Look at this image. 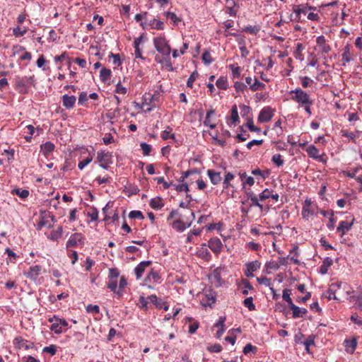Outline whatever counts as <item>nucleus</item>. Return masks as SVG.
Here are the masks:
<instances>
[{"label":"nucleus","mask_w":362,"mask_h":362,"mask_svg":"<svg viewBox=\"0 0 362 362\" xmlns=\"http://www.w3.org/2000/svg\"><path fill=\"white\" fill-rule=\"evenodd\" d=\"M165 16L169 18L175 25H177L181 21V18L173 12L168 11L165 13Z\"/></svg>","instance_id":"obj_45"},{"label":"nucleus","mask_w":362,"mask_h":362,"mask_svg":"<svg viewBox=\"0 0 362 362\" xmlns=\"http://www.w3.org/2000/svg\"><path fill=\"white\" fill-rule=\"evenodd\" d=\"M149 204L155 210L160 209L164 206L163 200L160 197L151 199Z\"/></svg>","instance_id":"obj_31"},{"label":"nucleus","mask_w":362,"mask_h":362,"mask_svg":"<svg viewBox=\"0 0 362 362\" xmlns=\"http://www.w3.org/2000/svg\"><path fill=\"white\" fill-rule=\"evenodd\" d=\"M266 88V85L262 82H260L257 78H254V82L251 86L249 87L250 90L252 92H255L259 90H264Z\"/></svg>","instance_id":"obj_35"},{"label":"nucleus","mask_w":362,"mask_h":362,"mask_svg":"<svg viewBox=\"0 0 362 362\" xmlns=\"http://www.w3.org/2000/svg\"><path fill=\"white\" fill-rule=\"evenodd\" d=\"M290 95L293 101L298 103L299 107H303L309 115H312L311 107L314 101L307 92L300 88H298L291 90Z\"/></svg>","instance_id":"obj_1"},{"label":"nucleus","mask_w":362,"mask_h":362,"mask_svg":"<svg viewBox=\"0 0 362 362\" xmlns=\"http://www.w3.org/2000/svg\"><path fill=\"white\" fill-rule=\"evenodd\" d=\"M153 46L156 50L163 57H169L171 53V47L169 41L163 33L159 34L153 39Z\"/></svg>","instance_id":"obj_2"},{"label":"nucleus","mask_w":362,"mask_h":362,"mask_svg":"<svg viewBox=\"0 0 362 362\" xmlns=\"http://www.w3.org/2000/svg\"><path fill=\"white\" fill-rule=\"evenodd\" d=\"M141 25L144 29L146 28L147 25H149L152 29H156L158 30H163L164 29L163 22L156 18L150 20L148 23L146 22H141Z\"/></svg>","instance_id":"obj_17"},{"label":"nucleus","mask_w":362,"mask_h":362,"mask_svg":"<svg viewBox=\"0 0 362 362\" xmlns=\"http://www.w3.org/2000/svg\"><path fill=\"white\" fill-rule=\"evenodd\" d=\"M221 269L216 268L213 272L209 275V279L211 284L215 286L216 287L221 286L223 281L221 278Z\"/></svg>","instance_id":"obj_12"},{"label":"nucleus","mask_w":362,"mask_h":362,"mask_svg":"<svg viewBox=\"0 0 362 362\" xmlns=\"http://www.w3.org/2000/svg\"><path fill=\"white\" fill-rule=\"evenodd\" d=\"M112 71L109 69L103 68L100 71V78L101 81L105 83L110 79Z\"/></svg>","instance_id":"obj_38"},{"label":"nucleus","mask_w":362,"mask_h":362,"mask_svg":"<svg viewBox=\"0 0 362 362\" xmlns=\"http://www.w3.org/2000/svg\"><path fill=\"white\" fill-rule=\"evenodd\" d=\"M195 218V215L193 211H190V216L187 218L185 222L180 220V218H177L174 221H173L170 225L171 226L176 230L177 232H182L186 228H189L192 221Z\"/></svg>","instance_id":"obj_7"},{"label":"nucleus","mask_w":362,"mask_h":362,"mask_svg":"<svg viewBox=\"0 0 362 362\" xmlns=\"http://www.w3.org/2000/svg\"><path fill=\"white\" fill-rule=\"evenodd\" d=\"M261 27L259 25H248L243 28V32L256 35L260 31Z\"/></svg>","instance_id":"obj_37"},{"label":"nucleus","mask_w":362,"mask_h":362,"mask_svg":"<svg viewBox=\"0 0 362 362\" xmlns=\"http://www.w3.org/2000/svg\"><path fill=\"white\" fill-rule=\"evenodd\" d=\"M234 88L238 93H243L247 90V86L244 83L240 81H235L234 83Z\"/></svg>","instance_id":"obj_50"},{"label":"nucleus","mask_w":362,"mask_h":362,"mask_svg":"<svg viewBox=\"0 0 362 362\" xmlns=\"http://www.w3.org/2000/svg\"><path fill=\"white\" fill-rule=\"evenodd\" d=\"M252 174L255 176H260L262 178L265 179L269 174V170L265 173L262 172L259 168H256L252 170Z\"/></svg>","instance_id":"obj_58"},{"label":"nucleus","mask_w":362,"mask_h":362,"mask_svg":"<svg viewBox=\"0 0 362 362\" xmlns=\"http://www.w3.org/2000/svg\"><path fill=\"white\" fill-rule=\"evenodd\" d=\"M156 99H158V97H156L155 95H151L150 94H148V95H144L143 96V102H142L141 107L145 108V112H150L156 107L155 105H151V103Z\"/></svg>","instance_id":"obj_13"},{"label":"nucleus","mask_w":362,"mask_h":362,"mask_svg":"<svg viewBox=\"0 0 362 362\" xmlns=\"http://www.w3.org/2000/svg\"><path fill=\"white\" fill-rule=\"evenodd\" d=\"M173 132V129L168 126L162 132L161 134V138L163 139V140H167L169 138H171V139H175V134L172 133Z\"/></svg>","instance_id":"obj_41"},{"label":"nucleus","mask_w":362,"mask_h":362,"mask_svg":"<svg viewBox=\"0 0 362 362\" xmlns=\"http://www.w3.org/2000/svg\"><path fill=\"white\" fill-rule=\"evenodd\" d=\"M209 247L216 255L219 254L223 248V244L218 238H211L209 241Z\"/></svg>","instance_id":"obj_18"},{"label":"nucleus","mask_w":362,"mask_h":362,"mask_svg":"<svg viewBox=\"0 0 362 362\" xmlns=\"http://www.w3.org/2000/svg\"><path fill=\"white\" fill-rule=\"evenodd\" d=\"M88 216L90 218L91 221H95L98 218V211L95 207H91L88 212Z\"/></svg>","instance_id":"obj_54"},{"label":"nucleus","mask_w":362,"mask_h":362,"mask_svg":"<svg viewBox=\"0 0 362 362\" xmlns=\"http://www.w3.org/2000/svg\"><path fill=\"white\" fill-rule=\"evenodd\" d=\"M305 151L309 157L323 163L327 162V159L324 158L325 154L323 153L320 155L319 150L316 148L315 146L310 145L306 148Z\"/></svg>","instance_id":"obj_10"},{"label":"nucleus","mask_w":362,"mask_h":362,"mask_svg":"<svg viewBox=\"0 0 362 362\" xmlns=\"http://www.w3.org/2000/svg\"><path fill=\"white\" fill-rule=\"evenodd\" d=\"M242 283L244 285V287L245 288V289H244L242 292L244 296H246L248 294V290L254 289L253 286L251 285V284L247 279H243Z\"/></svg>","instance_id":"obj_59"},{"label":"nucleus","mask_w":362,"mask_h":362,"mask_svg":"<svg viewBox=\"0 0 362 362\" xmlns=\"http://www.w3.org/2000/svg\"><path fill=\"white\" fill-rule=\"evenodd\" d=\"M207 175L213 185H218L221 181V177L220 173L215 172L213 170H208Z\"/></svg>","instance_id":"obj_27"},{"label":"nucleus","mask_w":362,"mask_h":362,"mask_svg":"<svg viewBox=\"0 0 362 362\" xmlns=\"http://www.w3.org/2000/svg\"><path fill=\"white\" fill-rule=\"evenodd\" d=\"M30 86H35V76L17 77L14 85L15 90L20 94H27L30 90Z\"/></svg>","instance_id":"obj_3"},{"label":"nucleus","mask_w":362,"mask_h":362,"mask_svg":"<svg viewBox=\"0 0 362 362\" xmlns=\"http://www.w3.org/2000/svg\"><path fill=\"white\" fill-rule=\"evenodd\" d=\"M76 98L74 95H64L62 96V104L66 109H71L74 107Z\"/></svg>","instance_id":"obj_22"},{"label":"nucleus","mask_w":362,"mask_h":362,"mask_svg":"<svg viewBox=\"0 0 362 362\" xmlns=\"http://www.w3.org/2000/svg\"><path fill=\"white\" fill-rule=\"evenodd\" d=\"M202 61L205 64H210L213 62V59L211 56V54L208 51H205L202 57Z\"/></svg>","instance_id":"obj_61"},{"label":"nucleus","mask_w":362,"mask_h":362,"mask_svg":"<svg viewBox=\"0 0 362 362\" xmlns=\"http://www.w3.org/2000/svg\"><path fill=\"white\" fill-rule=\"evenodd\" d=\"M148 299L158 308H162L160 300L158 298L156 295H151L148 297Z\"/></svg>","instance_id":"obj_55"},{"label":"nucleus","mask_w":362,"mask_h":362,"mask_svg":"<svg viewBox=\"0 0 362 362\" xmlns=\"http://www.w3.org/2000/svg\"><path fill=\"white\" fill-rule=\"evenodd\" d=\"M245 125L250 129V132H257V133L261 132V129L259 127H257L254 125L252 118H248L247 122Z\"/></svg>","instance_id":"obj_49"},{"label":"nucleus","mask_w":362,"mask_h":362,"mask_svg":"<svg viewBox=\"0 0 362 362\" xmlns=\"http://www.w3.org/2000/svg\"><path fill=\"white\" fill-rule=\"evenodd\" d=\"M291 289L286 288L283 291L282 298H283L284 300H285L288 303V307L291 306L292 304H294L291 298Z\"/></svg>","instance_id":"obj_40"},{"label":"nucleus","mask_w":362,"mask_h":362,"mask_svg":"<svg viewBox=\"0 0 362 362\" xmlns=\"http://www.w3.org/2000/svg\"><path fill=\"white\" fill-rule=\"evenodd\" d=\"M62 226H59L56 230H52L50 235L48 236V239L53 241H57L62 237Z\"/></svg>","instance_id":"obj_34"},{"label":"nucleus","mask_w":362,"mask_h":362,"mask_svg":"<svg viewBox=\"0 0 362 362\" xmlns=\"http://www.w3.org/2000/svg\"><path fill=\"white\" fill-rule=\"evenodd\" d=\"M119 276V272L117 268H111L109 269V279H115L116 280Z\"/></svg>","instance_id":"obj_64"},{"label":"nucleus","mask_w":362,"mask_h":362,"mask_svg":"<svg viewBox=\"0 0 362 362\" xmlns=\"http://www.w3.org/2000/svg\"><path fill=\"white\" fill-rule=\"evenodd\" d=\"M139 308L141 310H148V300L146 298H145L144 296H139Z\"/></svg>","instance_id":"obj_56"},{"label":"nucleus","mask_w":362,"mask_h":362,"mask_svg":"<svg viewBox=\"0 0 362 362\" xmlns=\"http://www.w3.org/2000/svg\"><path fill=\"white\" fill-rule=\"evenodd\" d=\"M230 119L232 124H233L234 126L237 125V124H238L240 122L238 107L235 105H234L231 108Z\"/></svg>","instance_id":"obj_33"},{"label":"nucleus","mask_w":362,"mask_h":362,"mask_svg":"<svg viewBox=\"0 0 362 362\" xmlns=\"http://www.w3.org/2000/svg\"><path fill=\"white\" fill-rule=\"evenodd\" d=\"M42 351L45 353H48L51 356H54L57 352V346L56 345L52 344L48 346H45L42 349Z\"/></svg>","instance_id":"obj_63"},{"label":"nucleus","mask_w":362,"mask_h":362,"mask_svg":"<svg viewBox=\"0 0 362 362\" xmlns=\"http://www.w3.org/2000/svg\"><path fill=\"white\" fill-rule=\"evenodd\" d=\"M83 237L81 233H76L72 234L66 242V247H74L78 245V243L83 242Z\"/></svg>","instance_id":"obj_16"},{"label":"nucleus","mask_w":362,"mask_h":362,"mask_svg":"<svg viewBox=\"0 0 362 362\" xmlns=\"http://www.w3.org/2000/svg\"><path fill=\"white\" fill-rule=\"evenodd\" d=\"M243 305L245 307H247L250 311L255 310V305L253 303L252 297H248L245 298L243 301Z\"/></svg>","instance_id":"obj_51"},{"label":"nucleus","mask_w":362,"mask_h":362,"mask_svg":"<svg viewBox=\"0 0 362 362\" xmlns=\"http://www.w3.org/2000/svg\"><path fill=\"white\" fill-rule=\"evenodd\" d=\"M129 217L130 218H137V219H139V220L144 219V216L143 214L141 213V211H130L129 214Z\"/></svg>","instance_id":"obj_60"},{"label":"nucleus","mask_w":362,"mask_h":362,"mask_svg":"<svg viewBox=\"0 0 362 362\" xmlns=\"http://www.w3.org/2000/svg\"><path fill=\"white\" fill-rule=\"evenodd\" d=\"M272 161L277 166L281 167L284 164V160L281 154L276 153L273 155L272 158Z\"/></svg>","instance_id":"obj_44"},{"label":"nucleus","mask_w":362,"mask_h":362,"mask_svg":"<svg viewBox=\"0 0 362 362\" xmlns=\"http://www.w3.org/2000/svg\"><path fill=\"white\" fill-rule=\"evenodd\" d=\"M48 321L52 323L49 328L50 330L57 334H59L68 329V322L65 319L59 317L57 315L49 317Z\"/></svg>","instance_id":"obj_4"},{"label":"nucleus","mask_w":362,"mask_h":362,"mask_svg":"<svg viewBox=\"0 0 362 362\" xmlns=\"http://www.w3.org/2000/svg\"><path fill=\"white\" fill-rule=\"evenodd\" d=\"M346 351L350 354L354 353L357 346V341L356 339H346L344 341Z\"/></svg>","instance_id":"obj_30"},{"label":"nucleus","mask_w":362,"mask_h":362,"mask_svg":"<svg viewBox=\"0 0 362 362\" xmlns=\"http://www.w3.org/2000/svg\"><path fill=\"white\" fill-rule=\"evenodd\" d=\"M342 62L343 65H345L346 63H349L351 58V54H350V49L349 46L346 45L344 48V53L342 54Z\"/></svg>","instance_id":"obj_43"},{"label":"nucleus","mask_w":362,"mask_h":362,"mask_svg":"<svg viewBox=\"0 0 362 362\" xmlns=\"http://www.w3.org/2000/svg\"><path fill=\"white\" fill-rule=\"evenodd\" d=\"M156 60L158 63L162 64L166 69L169 71H173L174 68L173 66L172 62L169 57H163V59H158V57H156Z\"/></svg>","instance_id":"obj_28"},{"label":"nucleus","mask_w":362,"mask_h":362,"mask_svg":"<svg viewBox=\"0 0 362 362\" xmlns=\"http://www.w3.org/2000/svg\"><path fill=\"white\" fill-rule=\"evenodd\" d=\"M261 263L258 260H255L245 264L246 269L244 271V274L247 278L254 276L253 272H257L260 269Z\"/></svg>","instance_id":"obj_11"},{"label":"nucleus","mask_w":362,"mask_h":362,"mask_svg":"<svg viewBox=\"0 0 362 362\" xmlns=\"http://www.w3.org/2000/svg\"><path fill=\"white\" fill-rule=\"evenodd\" d=\"M199 76V74L197 72V71H194L191 74V75L189 76V77L187 79V86L190 88H192L193 87V83L194 82V81L197 79V78Z\"/></svg>","instance_id":"obj_52"},{"label":"nucleus","mask_w":362,"mask_h":362,"mask_svg":"<svg viewBox=\"0 0 362 362\" xmlns=\"http://www.w3.org/2000/svg\"><path fill=\"white\" fill-rule=\"evenodd\" d=\"M151 261H143L140 262L134 269L136 279H139L144 274L146 269L151 264Z\"/></svg>","instance_id":"obj_19"},{"label":"nucleus","mask_w":362,"mask_h":362,"mask_svg":"<svg viewBox=\"0 0 362 362\" xmlns=\"http://www.w3.org/2000/svg\"><path fill=\"white\" fill-rule=\"evenodd\" d=\"M13 194H17L19 197L22 199H26L29 195V191L27 189H21L19 188L13 189L12 191Z\"/></svg>","instance_id":"obj_47"},{"label":"nucleus","mask_w":362,"mask_h":362,"mask_svg":"<svg viewBox=\"0 0 362 362\" xmlns=\"http://www.w3.org/2000/svg\"><path fill=\"white\" fill-rule=\"evenodd\" d=\"M353 225V221L349 222L347 221H342L339 223L337 230L341 233V235H344L347 231H349Z\"/></svg>","instance_id":"obj_25"},{"label":"nucleus","mask_w":362,"mask_h":362,"mask_svg":"<svg viewBox=\"0 0 362 362\" xmlns=\"http://www.w3.org/2000/svg\"><path fill=\"white\" fill-rule=\"evenodd\" d=\"M293 12L296 14V20L298 21L300 20V14L306 13V6L303 5L296 6L293 9Z\"/></svg>","instance_id":"obj_48"},{"label":"nucleus","mask_w":362,"mask_h":362,"mask_svg":"<svg viewBox=\"0 0 362 362\" xmlns=\"http://www.w3.org/2000/svg\"><path fill=\"white\" fill-rule=\"evenodd\" d=\"M333 260L330 257H326L322 265L320 267V272L321 274H326L328 272V269L332 265Z\"/></svg>","instance_id":"obj_29"},{"label":"nucleus","mask_w":362,"mask_h":362,"mask_svg":"<svg viewBox=\"0 0 362 362\" xmlns=\"http://www.w3.org/2000/svg\"><path fill=\"white\" fill-rule=\"evenodd\" d=\"M319 212V208L317 204H314L310 199H306L302 207V217L303 219L308 221L310 217L317 215Z\"/></svg>","instance_id":"obj_5"},{"label":"nucleus","mask_w":362,"mask_h":362,"mask_svg":"<svg viewBox=\"0 0 362 362\" xmlns=\"http://www.w3.org/2000/svg\"><path fill=\"white\" fill-rule=\"evenodd\" d=\"M42 267L40 265L31 266L28 271L25 273L27 278L33 280H36L38 276L40 274Z\"/></svg>","instance_id":"obj_21"},{"label":"nucleus","mask_w":362,"mask_h":362,"mask_svg":"<svg viewBox=\"0 0 362 362\" xmlns=\"http://www.w3.org/2000/svg\"><path fill=\"white\" fill-rule=\"evenodd\" d=\"M27 31L28 30L26 28H21L20 26H17L13 28V34L16 37L23 36L27 33Z\"/></svg>","instance_id":"obj_46"},{"label":"nucleus","mask_w":362,"mask_h":362,"mask_svg":"<svg viewBox=\"0 0 362 362\" xmlns=\"http://www.w3.org/2000/svg\"><path fill=\"white\" fill-rule=\"evenodd\" d=\"M160 276L158 272L152 269L148 274V276L146 278V281H147L148 280L151 281V279H153L154 282H157L160 279Z\"/></svg>","instance_id":"obj_42"},{"label":"nucleus","mask_w":362,"mask_h":362,"mask_svg":"<svg viewBox=\"0 0 362 362\" xmlns=\"http://www.w3.org/2000/svg\"><path fill=\"white\" fill-rule=\"evenodd\" d=\"M140 146L142 150L144 156H148L150 154V152L152 150V147L151 145L146 143H141L140 144Z\"/></svg>","instance_id":"obj_62"},{"label":"nucleus","mask_w":362,"mask_h":362,"mask_svg":"<svg viewBox=\"0 0 362 362\" xmlns=\"http://www.w3.org/2000/svg\"><path fill=\"white\" fill-rule=\"evenodd\" d=\"M200 301L203 306H211L216 301V295L211 291H206L200 295Z\"/></svg>","instance_id":"obj_9"},{"label":"nucleus","mask_w":362,"mask_h":362,"mask_svg":"<svg viewBox=\"0 0 362 362\" xmlns=\"http://www.w3.org/2000/svg\"><path fill=\"white\" fill-rule=\"evenodd\" d=\"M274 112L275 110L272 108L270 106L263 107L258 115V122L260 123H267L269 122L274 117Z\"/></svg>","instance_id":"obj_8"},{"label":"nucleus","mask_w":362,"mask_h":362,"mask_svg":"<svg viewBox=\"0 0 362 362\" xmlns=\"http://www.w3.org/2000/svg\"><path fill=\"white\" fill-rule=\"evenodd\" d=\"M216 85L219 89L226 90L228 87V82L226 77L221 76L217 79Z\"/></svg>","instance_id":"obj_39"},{"label":"nucleus","mask_w":362,"mask_h":362,"mask_svg":"<svg viewBox=\"0 0 362 362\" xmlns=\"http://www.w3.org/2000/svg\"><path fill=\"white\" fill-rule=\"evenodd\" d=\"M289 308L292 310L293 318L303 317V315H305L308 312L305 308H300L296 306L295 304H292Z\"/></svg>","instance_id":"obj_26"},{"label":"nucleus","mask_w":362,"mask_h":362,"mask_svg":"<svg viewBox=\"0 0 362 362\" xmlns=\"http://www.w3.org/2000/svg\"><path fill=\"white\" fill-rule=\"evenodd\" d=\"M317 45L320 48L322 54H327L331 50V47L327 43L324 35L318 36L316 39Z\"/></svg>","instance_id":"obj_20"},{"label":"nucleus","mask_w":362,"mask_h":362,"mask_svg":"<svg viewBox=\"0 0 362 362\" xmlns=\"http://www.w3.org/2000/svg\"><path fill=\"white\" fill-rule=\"evenodd\" d=\"M107 287L110 289L111 291L114 292L117 295V281L115 279H109L107 284Z\"/></svg>","instance_id":"obj_53"},{"label":"nucleus","mask_w":362,"mask_h":362,"mask_svg":"<svg viewBox=\"0 0 362 362\" xmlns=\"http://www.w3.org/2000/svg\"><path fill=\"white\" fill-rule=\"evenodd\" d=\"M239 9L240 6L235 0L228 1L224 7L225 13L233 17L237 16Z\"/></svg>","instance_id":"obj_14"},{"label":"nucleus","mask_w":362,"mask_h":362,"mask_svg":"<svg viewBox=\"0 0 362 362\" xmlns=\"http://www.w3.org/2000/svg\"><path fill=\"white\" fill-rule=\"evenodd\" d=\"M55 146L50 141H47L40 146L41 152L46 158H48L54 151Z\"/></svg>","instance_id":"obj_24"},{"label":"nucleus","mask_w":362,"mask_h":362,"mask_svg":"<svg viewBox=\"0 0 362 362\" xmlns=\"http://www.w3.org/2000/svg\"><path fill=\"white\" fill-rule=\"evenodd\" d=\"M96 160L100 167L103 169H107L109 165L112 163V154L109 151L103 150L98 151L97 152Z\"/></svg>","instance_id":"obj_6"},{"label":"nucleus","mask_w":362,"mask_h":362,"mask_svg":"<svg viewBox=\"0 0 362 362\" xmlns=\"http://www.w3.org/2000/svg\"><path fill=\"white\" fill-rule=\"evenodd\" d=\"M257 281L260 284H263L266 286H269V288L272 287V284L271 279L267 278V276L257 277Z\"/></svg>","instance_id":"obj_57"},{"label":"nucleus","mask_w":362,"mask_h":362,"mask_svg":"<svg viewBox=\"0 0 362 362\" xmlns=\"http://www.w3.org/2000/svg\"><path fill=\"white\" fill-rule=\"evenodd\" d=\"M127 285V279L124 276H122L119 282V288L117 291V296L121 298L124 293V289Z\"/></svg>","instance_id":"obj_36"},{"label":"nucleus","mask_w":362,"mask_h":362,"mask_svg":"<svg viewBox=\"0 0 362 362\" xmlns=\"http://www.w3.org/2000/svg\"><path fill=\"white\" fill-rule=\"evenodd\" d=\"M225 322H226V317L221 316V317H219L217 322L214 325L215 327L218 328V329L217 330L216 334V337L218 339H220L225 332Z\"/></svg>","instance_id":"obj_23"},{"label":"nucleus","mask_w":362,"mask_h":362,"mask_svg":"<svg viewBox=\"0 0 362 362\" xmlns=\"http://www.w3.org/2000/svg\"><path fill=\"white\" fill-rule=\"evenodd\" d=\"M346 286L347 284L342 283L341 281L332 283L329 287V292H331L332 293H337V296L340 298L343 296V292L341 289L343 288V290H345Z\"/></svg>","instance_id":"obj_15"},{"label":"nucleus","mask_w":362,"mask_h":362,"mask_svg":"<svg viewBox=\"0 0 362 362\" xmlns=\"http://www.w3.org/2000/svg\"><path fill=\"white\" fill-rule=\"evenodd\" d=\"M228 68L230 69L232 72V76L233 78L240 79L241 78L242 69L240 66L238 65V64H230L228 66Z\"/></svg>","instance_id":"obj_32"}]
</instances>
